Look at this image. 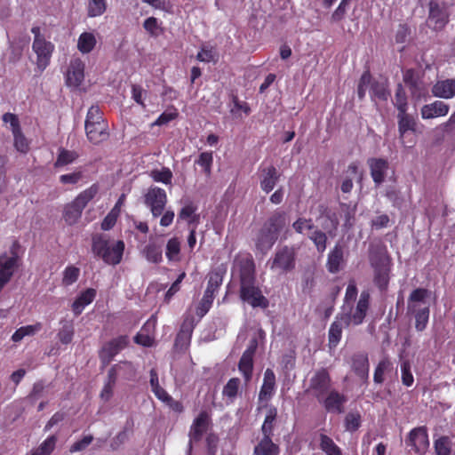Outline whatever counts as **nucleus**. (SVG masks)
<instances>
[{
    "label": "nucleus",
    "mask_w": 455,
    "mask_h": 455,
    "mask_svg": "<svg viewBox=\"0 0 455 455\" xmlns=\"http://www.w3.org/2000/svg\"><path fill=\"white\" fill-rule=\"evenodd\" d=\"M232 272L233 275H238L240 278L241 299L252 307H267V299L255 285V266L253 259L249 253H239L235 256Z\"/></svg>",
    "instance_id": "f257e3e1"
},
{
    "label": "nucleus",
    "mask_w": 455,
    "mask_h": 455,
    "mask_svg": "<svg viewBox=\"0 0 455 455\" xmlns=\"http://www.w3.org/2000/svg\"><path fill=\"white\" fill-rule=\"evenodd\" d=\"M369 292L362 291L355 306L354 303L342 305L341 311L338 314L339 319L344 322L346 327L363 323L369 308Z\"/></svg>",
    "instance_id": "f03ea898"
},
{
    "label": "nucleus",
    "mask_w": 455,
    "mask_h": 455,
    "mask_svg": "<svg viewBox=\"0 0 455 455\" xmlns=\"http://www.w3.org/2000/svg\"><path fill=\"white\" fill-rule=\"evenodd\" d=\"M284 225V218L281 214L274 215L264 224L256 238V248L262 253L268 251L278 238Z\"/></svg>",
    "instance_id": "7ed1b4c3"
},
{
    "label": "nucleus",
    "mask_w": 455,
    "mask_h": 455,
    "mask_svg": "<svg viewBox=\"0 0 455 455\" xmlns=\"http://www.w3.org/2000/svg\"><path fill=\"white\" fill-rule=\"evenodd\" d=\"M124 250L123 241L109 243L102 235L92 238V251L100 257L107 264L116 265L121 259Z\"/></svg>",
    "instance_id": "20e7f679"
},
{
    "label": "nucleus",
    "mask_w": 455,
    "mask_h": 455,
    "mask_svg": "<svg viewBox=\"0 0 455 455\" xmlns=\"http://www.w3.org/2000/svg\"><path fill=\"white\" fill-rule=\"evenodd\" d=\"M267 265L277 275H285L292 271L296 266V251L287 245L278 247Z\"/></svg>",
    "instance_id": "39448f33"
},
{
    "label": "nucleus",
    "mask_w": 455,
    "mask_h": 455,
    "mask_svg": "<svg viewBox=\"0 0 455 455\" xmlns=\"http://www.w3.org/2000/svg\"><path fill=\"white\" fill-rule=\"evenodd\" d=\"M31 32L34 35L32 50L36 55V69L43 72L49 66L55 47L40 33L39 27H33Z\"/></svg>",
    "instance_id": "423d86ee"
},
{
    "label": "nucleus",
    "mask_w": 455,
    "mask_h": 455,
    "mask_svg": "<svg viewBox=\"0 0 455 455\" xmlns=\"http://www.w3.org/2000/svg\"><path fill=\"white\" fill-rule=\"evenodd\" d=\"M370 261L375 269V283L377 285L384 289L388 282V258L382 250L371 251L370 254Z\"/></svg>",
    "instance_id": "0eeeda50"
},
{
    "label": "nucleus",
    "mask_w": 455,
    "mask_h": 455,
    "mask_svg": "<svg viewBox=\"0 0 455 455\" xmlns=\"http://www.w3.org/2000/svg\"><path fill=\"white\" fill-rule=\"evenodd\" d=\"M449 20L447 5L443 2L431 0L427 25L434 30L443 29Z\"/></svg>",
    "instance_id": "6e6552de"
},
{
    "label": "nucleus",
    "mask_w": 455,
    "mask_h": 455,
    "mask_svg": "<svg viewBox=\"0 0 455 455\" xmlns=\"http://www.w3.org/2000/svg\"><path fill=\"white\" fill-rule=\"evenodd\" d=\"M331 379L326 369H320L316 371L309 380V387L307 391L311 392L317 399H321L331 389Z\"/></svg>",
    "instance_id": "1a4fd4ad"
},
{
    "label": "nucleus",
    "mask_w": 455,
    "mask_h": 455,
    "mask_svg": "<svg viewBox=\"0 0 455 455\" xmlns=\"http://www.w3.org/2000/svg\"><path fill=\"white\" fill-rule=\"evenodd\" d=\"M167 203V196L164 189L154 187L145 195V204L150 209L153 217L162 215Z\"/></svg>",
    "instance_id": "9d476101"
},
{
    "label": "nucleus",
    "mask_w": 455,
    "mask_h": 455,
    "mask_svg": "<svg viewBox=\"0 0 455 455\" xmlns=\"http://www.w3.org/2000/svg\"><path fill=\"white\" fill-rule=\"evenodd\" d=\"M406 443L415 453L419 455L425 454L429 448L427 427H419L411 429L408 435Z\"/></svg>",
    "instance_id": "9b49d317"
},
{
    "label": "nucleus",
    "mask_w": 455,
    "mask_h": 455,
    "mask_svg": "<svg viewBox=\"0 0 455 455\" xmlns=\"http://www.w3.org/2000/svg\"><path fill=\"white\" fill-rule=\"evenodd\" d=\"M403 80L413 98L418 100L427 98L428 94L427 84L415 71L412 69L406 70Z\"/></svg>",
    "instance_id": "f8f14e48"
},
{
    "label": "nucleus",
    "mask_w": 455,
    "mask_h": 455,
    "mask_svg": "<svg viewBox=\"0 0 455 455\" xmlns=\"http://www.w3.org/2000/svg\"><path fill=\"white\" fill-rule=\"evenodd\" d=\"M318 402L326 411L340 414L344 411V404L347 402V398L337 390L331 389L325 395L322 396Z\"/></svg>",
    "instance_id": "ddd939ff"
},
{
    "label": "nucleus",
    "mask_w": 455,
    "mask_h": 455,
    "mask_svg": "<svg viewBox=\"0 0 455 455\" xmlns=\"http://www.w3.org/2000/svg\"><path fill=\"white\" fill-rule=\"evenodd\" d=\"M84 79V63L82 60L76 58L70 61L66 83L68 86L77 88L81 85Z\"/></svg>",
    "instance_id": "4468645a"
},
{
    "label": "nucleus",
    "mask_w": 455,
    "mask_h": 455,
    "mask_svg": "<svg viewBox=\"0 0 455 455\" xmlns=\"http://www.w3.org/2000/svg\"><path fill=\"white\" fill-rule=\"evenodd\" d=\"M128 344L126 336H120L107 343L100 351V359L103 363H109L113 357L123 350Z\"/></svg>",
    "instance_id": "2eb2a0df"
},
{
    "label": "nucleus",
    "mask_w": 455,
    "mask_h": 455,
    "mask_svg": "<svg viewBox=\"0 0 455 455\" xmlns=\"http://www.w3.org/2000/svg\"><path fill=\"white\" fill-rule=\"evenodd\" d=\"M108 374L114 377L115 380H117L118 378L133 380L137 374V368L131 362L123 361L114 364Z\"/></svg>",
    "instance_id": "dca6fc26"
},
{
    "label": "nucleus",
    "mask_w": 455,
    "mask_h": 455,
    "mask_svg": "<svg viewBox=\"0 0 455 455\" xmlns=\"http://www.w3.org/2000/svg\"><path fill=\"white\" fill-rule=\"evenodd\" d=\"M16 267V257L6 254L0 255V291L11 280Z\"/></svg>",
    "instance_id": "f3484780"
},
{
    "label": "nucleus",
    "mask_w": 455,
    "mask_h": 455,
    "mask_svg": "<svg viewBox=\"0 0 455 455\" xmlns=\"http://www.w3.org/2000/svg\"><path fill=\"white\" fill-rule=\"evenodd\" d=\"M450 110L447 103L442 100H435L430 104H426L421 108L420 115L423 119H433L445 116Z\"/></svg>",
    "instance_id": "a211bd4d"
},
{
    "label": "nucleus",
    "mask_w": 455,
    "mask_h": 455,
    "mask_svg": "<svg viewBox=\"0 0 455 455\" xmlns=\"http://www.w3.org/2000/svg\"><path fill=\"white\" fill-rule=\"evenodd\" d=\"M435 97L450 100L455 97V78L437 81L432 87Z\"/></svg>",
    "instance_id": "6ab92c4d"
},
{
    "label": "nucleus",
    "mask_w": 455,
    "mask_h": 455,
    "mask_svg": "<svg viewBox=\"0 0 455 455\" xmlns=\"http://www.w3.org/2000/svg\"><path fill=\"white\" fill-rule=\"evenodd\" d=\"M97 291L93 288H88L82 291L73 302L71 307L76 315H79L84 307L95 299Z\"/></svg>",
    "instance_id": "aec40b11"
},
{
    "label": "nucleus",
    "mask_w": 455,
    "mask_h": 455,
    "mask_svg": "<svg viewBox=\"0 0 455 455\" xmlns=\"http://www.w3.org/2000/svg\"><path fill=\"white\" fill-rule=\"evenodd\" d=\"M209 417L205 411H202L194 420L190 431V442L199 440L207 430Z\"/></svg>",
    "instance_id": "412c9836"
},
{
    "label": "nucleus",
    "mask_w": 455,
    "mask_h": 455,
    "mask_svg": "<svg viewBox=\"0 0 455 455\" xmlns=\"http://www.w3.org/2000/svg\"><path fill=\"white\" fill-rule=\"evenodd\" d=\"M275 387V376L271 369H267L264 373L263 384L261 386L259 399L267 401L274 394Z\"/></svg>",
    "instance_id": "4be33fe9"
},
{
    "label": "nucleus",
    "mask_w": 455,
    "mask_h": 455,
    "mask_svg": "<svg viewBox=\"0 0 455 455\" xmlns=\"http://www.w3.org/2000/svg\"><path fill=\"white\" fill-rule=\"evenodd\" d=\"M85 132L88 140L94 143H100L108 137V124H97L96 125H85Z\"/></svg>",
    "instance_id": "5701e85b"
},
{
    "label": "nucleus",
    "mask_w": 455,
    "mask_h": 455,
    "mask_svg": "<svg viewBox=\"0 0 455 455\" xmlns=\"http://www.w3.org/2000/svg\"><path fill=\"white\" fill-rule=\"evenodd\" d=\"M279 447L267 435H263L253 450L254 455H279Z\"/></svg>",
    "instance_id": "b1692460"
},
{
    "label": "nucleus",
    "mask_w": 455,
    "mask_h": 455,
    "mask_svg": "<svg viewBox=\"0 0 455 455\" xmlns=\"http://www.w3.org/2000/svg\"><path fill=\"white\" fill-rule=\"evenodd\" d=\"M194 320L188 317L184 320L181 331L178 333L175 346L180 347L181 349L187 348L191 339L192 329L194 328Z\"/></svg>",
    "instance_id": "393cba45"
},
{
    "label": "nucleus",
    "mask_w": 455,
    "mask_h": 455,
    "mask_svg": "<svg viewBox=\"0 0 455 455\" xmlns=\"http://www.w3.org/2000/svg\"><path fill=\"white\" fill-rule=\"evenodd\" d=\"M241 381L238 378L230 379L222 390L223 398L228 404L233 403L240 391Z\"/></svg>",
    "instance_id": "a878e982"
},
{
    "label": "nucleus",
    "mask_w": 455,
    "mask_h": 455,
    "mask_svg": "<svg viewBox=\"0 0 455 455\" xmlns=\"http://www.w3.org/2000/svg\"><path fill=\"white\" fill-rule=\"evenodd\" d=\"M428 296V291L423 288H418L414 290L409 298L408 300V311L414 310L416 308H420L423 306H429L426 301L427 297Z\"/></svg>",
    "instance_id": "bb28decb"
},
{
    "label": "nucleus",
    "mask_w": 455,
    "mask_h": 455,
    "mask_svg": "<svg viewBox=\"0 0 455 455\" xmlns=\"http://www.w3.org/2000/svg\"><path fill=\"white\" fill-rule=\"evenodd\" d=\"M226 268L219 266L209 274L208 285L205 291H210V294L213 295L222 283Z\"/></svg>",
    "instance_id": "cd10ccee"
},
{
    "label": "nucleus",
    "mask_w": 455,
    "mask_h": 455,
    "mask_svg": "<svg viewBox=\"0 0 455 455\" xmlns=\"http://www.w3.org/2000/svg\"><path fill=\"white\" fill-rule=\"evenodd\" d=\"M343 264V251L340 246L336 245L329 253L327 267L331 273L339 271Z\"/></svg>",
    "instance_id": "c85d7f7f"
},
{
    "label": "nucleus",
    "mask_w": 455,
    "mask_h": 455,
    "mask_svg": "<svg viewBox=\"0 0 455 455\" xmlns=\"http://www.w3.org/2000/svg\"><path fill=\"white\" fill-rule=\"evenodd\" d=\"M238 369L244 378L245 383L251 379L253 370V356L251 352L244 351L238 363Z\"/></svg>",
    "instance_id": "c756f323"
},
{
    "label": "nucleus",
    "mask_w": 455,
    "mask_h": 455,
    "mask_svg": "<svg viewBox=\"0 0 455 455\" xmlns=\"http://www.w3.org/2000/svg\"><path fill=\"white\" fill-rule=\"evenodd\" d=\"M96 43V36L93 33L84 32L78 37L77 49L84 54L89 53L94 49Z\"/></svg>",
    "instance_id": "7c9ffc66"
},
{
    "label": "nucleus",
    "mask_w": 455,
    "mask_h": 455,
    "mask_svg": "<svg viewBox=\"0 0 455 455\" xmlns=\"http://www.w3.org/2000/svg\"><path fill=\"white\" fill-rule=\"evenodd\" d=\"M352 367L361 378H367L369 373V361L364 354L355 355L352 359Z\"/></svg>",
    "instance_id": "2f4dec72"
},
{
    "label": "nucleus",
    "mask_w": 455,
    "mask_h": 455,
    "mask_svg": "<svg viewBox=\"0 0 455 455\" xmlns=\"http://www.w3.org/2000/svg\"><path fill=\"white\" fill-rule=\"evenodd\" d=\"M343 327H346L344 322L339 319L337 315L335 321L329 329V345L331 347H335L340 341Z\"/></svg>",
    "instance_id": "473e14b6"
},
{
    "label": "nucleus",
    "mask_w": 455,
    "mask_h": 455,
    "mask_svg": "<svg viewBox=\"0 0 455 455\" xmlns=\"http://www.w3.org/2000/svg\"><path fill=\"white\" fill-rule=\"evenodd\" d=\"M415 316V328L419 331L426 329L429 318V306H423L420 308L409 311Z\"/></svg>",
    "instance_id": "72a5a7b5"
},
{
    "label": "nucleus",
    "mask_w": 455,
    "mask_h": 455,
    "mask_svg": "<svg viewBox=\"0 0 455 455\" xmlns=\"http://www.w3.org/2000/svg\"><path fill=\"white\" fill-rule=\"evenodd\" d=\"M319 446L326 455H342L341 449L324 434H321L319 436Z\"/></svg>",
    "instance_id": "f704fd0d"
},
{
    "label": "nucleus",
    "mask_w": 455,
    "mask_h": 455,
    "mask_svg": "<svg viewBox=\"0 0 455 455\" xmlns=\"http://www.w3.org/2000/svg\"><path fill=\"white\" fill-rule=\"evenodd\" d=\"M196 207L193 204H188L180 210L178 219L186 220L189 225L196 227L199 223V215L196 213Z\"/></svg>",
    "instance_id": "c9c22d12"
},
{
    "label": "nucleus",
    "mask_w": 455,
    "mask_h": 455,
    "mask_svg": "<svg viewBox=\"0 0 455 455\" xmlns=\"http://www.w3.org/2000/svg\"><path fill=\"white\" fill-rule=\"evenodd\" d=\"M370 94L372 99L387 100L389 96L387 83L385 81H373L371 86Z\"/></svg>",
    "instance_id": "e433bc0d"
},
{
    "label": "nucleus",
    "mask_w": 455,
    "mask_h": 455,
    "mask_svg": "<svg viewBox=\"0 0 455 455\" xmlns=\"http://www.w3.org/2000/svg\"><path fill=\"white\" fill-rule=\"evenodd\" d=\"M415 120L406 112L398 113V130L400 136L403 138L406 132L413 131L415 127Z\"/></svg>",
    "instance_id": "4c0bfd02"
},
{
    "label": "nucleus",
    "mask_w": 455,
    "mask_h": 455,
    "mask_svg": "<svg viewBox=\"0 0 455 455\" xmlns=\"http://www.w3.org/2000/svg\"><path fill=\"white\" fill-rule=\"evenodd\" d=\"M213 299L214 296L210 294V291H205L201 301L196 308V314L198 317L197 321L208 313L212 305Z\"/></svg>",
    "instance_id": "58836bf2"
},
{
    "label": "nucleus",
    "mask_w": 455,
    "mask_h": 455,
    "mask_svg": "<svg viewBox=\"0 0 455 455\" xmlns=\"http://www.w3.org/2000/svg\"><path fill=\"white\" fill-rule=\"evenodd\" d=\"M78 155L75 151L61 149L55 162V167L64 168L74 163Z\"/></svg>",
    "instance_id": "ea45409f"
},
{
    "label": "nucleus",
    "mask_w": 455,
    "mask_h": 455,
    "mask_svg": "<svg viewBox=\"0 0 455 455\" xmlns=\"http://www.w3.org/2000/svg\"><path fill=\"white\" fill-rule=\"evenodd\" d=\"M41 329V324L27 325L19 328L12 336L14 342H19L27 336H33Z\"/></svg>",
    "instance_id": "a19ab883"
},
{
    "label": "nucleus",
    "mask_w": 455,
    "mask_h": 455,
    "mask_svg": "<svg viewBox=\"0 0 455 455\" xmlns=\"http://www.w3.org/2000/svg\"><path fill=\"white\" fill-rule=\"evenodd\" d=\"M83 209L78 206L74 201L66 206L64 211V219L67 223L74 224L81 217Z\"/></svg>",
    "instance_id": "79ce46f5"
},
{
    "label": "nucleus",
    "mask_w": 455,
    "mask_h": 455,
    "mask_svg": "<svg viewBox=\"0 0 455 455\" xmlns=\"http://www.w3.org/2000/svg\"><path fill=\"white\" fill-rule=\"evenodd\" d=\"M277 415V411L275 408L272 407L267 410V415L265 417V420L261 427V431L263 435L271 436L274 427V422L275 420Z\"/></svg>",
    "instance_id": "37998d69"
},
{
    "label": "nucleus",
    "mask_w": 455,
    "mask_h": 455,
    "mask_svg": "<svg viewBox=\"0 0 455 455\" xmlns=\"http://www.w3.org/2000/svg\"><path fill=\"white\" fill-rule=\"evenodd\" d=\"M74 336V326L72 322L64 321L62 326L58 332V338L62 344H69Z\"/></svg>",
    "instance_id": "c03bdc74"
},
{
    "label": "nucleus",
    "mask_w": 455,
    "mask_h": 455,
    "mask_svg": "<svg viewBox=\"0 0 455 455\" xmlns=\"http://www.w3.org/2000/svg\"><path fill=\"white\" fill-rule=\"evenodd\" d=\"M107 9L106 0H88L87 11L89 17L102 15Z\"/></svg>",
    "instance_id": "a18cd8bd"
},
{
    "label": "nucleus",
    "mask_w": 455,
    "mask_h": 455,
    "mask_svg": "<svg viewBox=\"0 0 455 455\" xmlns=\"http://www.w3.org/2000/svg\"><path fill=\"white\" fill-rule=\"evenodd\" d=\"M56 440L54 435L49 436L30 455H51L55 448Z\"/></svg>",
    "instance_id": "49530a36"
},
{
    "label": "nucleus",
    "mask_w": 455,
    "mask_h": 455,
    "mask_svg": "<svg viewBox=\"0 0 455 455\" xmlns=\"http://www.w3.org/2000/svg\"><path fill=\"white\" fill-rule=\"evenodd\" d=\"M97 193L98 188L96 186H92L88 189L80 193L76 197L74 202L84 210L87 204L96 196Z\"/></svg>",
    "instance_id": "de8ad7c7"
},
{
    "label": "nucleus",
    "mask_w": 455,
    "mask_h": 455,
    "mask_svg": "<svg viewBox=\"0 0 455 455\" xmlns=\"http://www.w3.org/2000/svg\"><path fill=\"white\" fill-rule=\"evenodd\" d=\"M97 124H107L102 116L101 110L98 106H92L88 112L85 120V125H96Z\"/></svg>",
    "instance_id": "09e8293b"
},
{
    "label": "nucleus",
    "mask_w": 455,
    "mask_h": 455,
    "mask_svg": "<svg viewBox=\"0 0 455 455\" xmlns=\"http://www.w3.org/2000/svg\"><path fill=\"white\" fill-rule=\"evenodd\" d=\"M180 251V243L177 238H172L166 244V257L169 260H179V254Z\"/></svg>",
    "instance_id": "8fccbe9b"
},
{
    "label": "nucleus",
    "mask_w": 455,
    "mask_h": 455,
    "mask_svg": "<svg viewBox=\"0 0 455 455\" xmlns=\"http://www.w3.org/2000/svg\"><path fill=\"white\" fill-rule=\"evenodd\" d=\"M309 239L314 243L319 252H323L325 251L327 243V236L325 233L320 230H315L310 234Z\"/></svg>",
    "instance_id": "3c124183"
},
{
    "label": "nucleus",
    "mask_w": 455,
    "mask_h": 455,
    "mask_svg": "<svg viewBox=\"0 0 455 455\" xmlns=\"http://www.w3.org/2000/svg\"><path fill=\"white\" fill-rule=\"evenodd\" d=\"M14 138V147L20 153H27L29 150V141L23 135L21 130L12 133Z\"/></svg>",
    "instance_id": "603ef678"
},
{
    "label": "nucleus",
    "mask_w": 455,
    "mask_h": 455,
    "mask_svg": "<svg viewBox=\"0 0 455 455\" xmlns=\"http://www.w3.org/2000/svg\"><path fill=\"white\" fill-rule=\"evenodd\" d=\"M80 269L74 266H68L65 268L63 273L62 283L66 286L73 284L78 279Z\"/></svg>",
    "instance_id": "864d4df0"
},
{
    "label": "nucleus",
    "mask_w": 455,
    "mask_h": 455,
    "mask_svg": "<svg viewBox=\"0 0 455 455\" xmlns=\"http://www.w3.org/2000/svg\"><path fill=\"white\" fill-rule=\"evenodd\" d=\"M147 259L153 263H158L162 260V250L156 244H148L144 250Z\"/></svg>",
    "instance_id": "5fc2aeb1"
},
{
    "label": "nucleus",
    "mask_w": 455,
    "mask_h": 455,
    "mask_svg": "<svg viewBox=\"0 0 455 455\" xmlns=\"http://www.w3.org/2000/svg\"><path fill=\"white\" fill-rule=\"evenodd\" d=\"M392 363L388 358H383L379 364L377 365L374 371V381L376 383H382L384 380V373L386 371L389 370Z\"/></svg>",
    "instance_id": "6e6d98bb"
},
{
    "label": "nucleus",
    "mask_w": 455,
    "mask_h": 455,
    "mask_svg": "<svg viewBox=\"0 0 455 455\" xmlns=\"http://www.w3.org/2000/svg\"><path fill=\"white\" fill-rule=\"evenodd\" d=\"M361 424V417L357 412H349L345 418V427L347 431H355Z\"/></svg>",
    "instance_id": "4d7b16f0"
},
{
    "label": "nucleus",
    "mask_w": 455,
    "mask_h": 455,
    "mask_svg": "<svg viewBox=\"0 0 455 455\" xmlns=\"http://www.w3.org/2000/svg\"><path fill=\"white\" fill-rule=\"evenodd\" d=\"M402 371V382L406 387L412 386L414 378L411 371V363L408 360H405L401 364Z\"/></svg>",
    "instance_id": "13d9d810"
},
{
    "label": "nucleus",
    "mask_w": 455,
    "mask_h": 455,
    "mask_svg": "<svg viewBox=\"0 0 455 455\" xmlns=\"http://www.w3.org/2000/svg\"><path fill=\"white\" fill-rule=\"evenodd\" d=\"M116 380L114 379V377H110L108 374L107 380L104 384V387L100 392V398L104 400L105 402H108L110 400V398L113 395V389L116 385Z\"/></svg>",
    "instance_id": "bf43d9fd"
},
{
    "label": "nucleus",
    "mask_w": 455,
    "mask_h": 455,
    "mask_svg": "<svg viewBox=\"0 0 455 455\" xmlns=\"http://www.w3.org/2000/svg\"><path fill=\"white\" fill-rule=\"evenodd\" d=\"M435 450L437 455H449L451 451L450 441L446 436H442L435 442Z\"/></svg>",
    "instance_id": "052dcab7"
},
{
    "label": "nucleus",
    "mask_w": 455,
    "mask_h": 455,
    "mask_svg": "<svg viewBox=\"0 0 455 455\" xmlns=\"http://www.w3.org/2000/svg\"><path fill=\"white\" fill-rule=\"evenodd\" d=\"M395 105L399 112L407 111V98L403 89L399 86L395 92Z\"/></svg>",
    "instance_id": "680f3d73"
},
{
    "label": "nucleus",
    "mask_w": 455,
    "mask_h": 455,
    "mask_svg": "<svg viewBox=\"0 0 455 455\" xmlns=\"http://www.w3.org/2000/svg\"><path fill=\"white\" fill-rule=\"evenodd\" d=\"M278 179L279 175L277 174V172H267L261 181L262 189L268 193L274 188Z\"/></svg>",
    "instance_id": "e2e57ef3"
},
{
    "label": "nucleus",
    "mask_w": 455,
    "mask_h": 455,
    "mask_svg": "<svg viewBox=\"0 0 455 455\" xmlns=\"http://www.w3.org/2000/svg\"><path fill=\"white\" fill-rule=\"evenodd\" d=\"M143 28L152 36H159V34L161 32V28H160V26L158 24V21L154 17H149L147 20H145V21L143 23Z\"/></svg>",
    "instance_id": "0e129e2a"
},
{
    "label": "nucleus",
    "mask_w": 455,
    "mask_h": 455,
    "mask_svg": "<svg viewBox=\"0 0 455 455\" xmlns=\"http://www.w3.org/2000/svg\"><path fill=\"white\" fill-rule=\"evenodd\" d=\"M178 116V112L176 109L171 111H165L159 116V117L152 124V126L157 125L162 126L165 125L171 121L174 120Z\"/></svg>",
    "instance_id": "69168bd1"
},
{
    "label": "nucleus",
    "mask_w": 455,
    "mask_h": 455,
    "mask_svg": "<svg viewBox=\"0 0 455 455\" xmlns=\"http://www.w3.org/2000/svg\"><path fill=\"white\" fill-rule=\"evenodd\" d=\"M296 232L302 234L306 230H311L314 228V224L310 219L299 218L292 225Z\"/></svg>",
    "instance_id": "338daca9"
},
{
    "label": "nucleus",
    "mask_w": 455,
    "mask_h": 455,
    "mask_svg": "<svg viewBox=\"0 0 455 455\" xmlns=\"http://www.w3.org/2000/svg\"><path fill=\"white\" fill-rule=\"evenodd\" d=\"M357 288L355 285V283L354 281L349 282L345 297H344V303L343 304H352L355 303L356 297H357Z\"/></svg>",
    "instance_id": "774afa93"
}]
</instances>
